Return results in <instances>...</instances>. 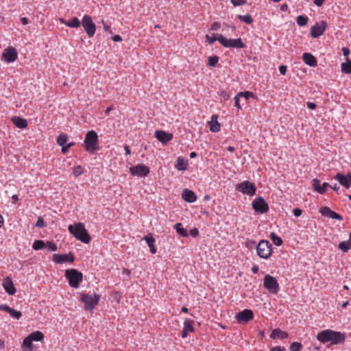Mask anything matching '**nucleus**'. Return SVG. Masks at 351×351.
<instances>
[{"mask_svg":"<svg viewBox=\"0 0 351 351\" xmlns=\"http://www.w3.org/2000/svg\"><path fill=\"white\" fill-rule=\"evenodd\" d=\"M316 338L322 343L324 344L329 342L330 345L343 343L346 340L343 333L330 329L324 330L318 332Z\"/></svg>","mask_w":351,"mask_h":351,"instance_id":"1","label":"nucleus"},{"mask_svg":"<svg viewBox=\"0 0 351 351\" xmlns=\"http://www.w3.org/2000/svg\"><path fill=\"white\" fill-rule=\"evenodd\" d=\"M69 230L81 242L87 244L90 241L91 238L82 223H76L75 226L69 225Z\"/></svg>","mask_w":351,"mask_h":351,"instance_id":"2","label":"nucleus"},{"mask_svg":"<svg viewBox=\"0 0 351 351\" xmlns=\"http://www.w3.org/2000/svg\"><path fill=\"white\" fill-rule=\"evenodd\" d=\"M99 300L100 295L96 293H94L93 296L84 293H81L80 295V301L84 304V308L86 311L92 312Z\"/></svg>","mask_w":351,"mask_h":351,"instance_id":"3","label":"nucleus"},{"mask_svg":"<svg viewBox=\"0 0 351 351\" xmlns=\"http://www.w3.org/2000/svg\"><path fill=\"white\" fill-rule=\"evenodd\" d=\"M64 276L71 287L77 289L83 280V274L76 269H69L65 271Z\"/></svg>","mask_w":351,"mask_h":351,"instance_id":"4","label":"nucleus"},{"mask_svg":"<svg viewBox=\"0 0 351 351\" xmlns=\"http://www.w3.org/2000/svg\"><path fill=\"white\" fill-rule=\"evenodd\" d=\"M256 252L261 258L268 259L273 252L271 243L267 240H261L256 246Z\"/></svg>","mask_w":351,"mask_h":351,"instance_id":"5","label":"nucleus"},{"mask_svg":"<svg viewBox=\"0 0 351 351\" xmlns=\"http://www.w3.org/2000/svg\"><path fill=\"white\" fill-rule=\"evenodd\" d=\"M98 143V135L94 130L88 131L84 139V145L86 149L88 152L94 153L98 150V147L96 146Z\"/></svg>","mask_w":351,"mask_h":351,"instance_id":"6","label":"nucleus"},{"mask_svg":"<svg viewBox=\"0 0 351 351\" xmlns=\"http://www.w3.org/2000/svg\"><path fill=\"white\" fill-rule=\"evenodd\" d=\"M263 287L271 293H277L280 290L279 284L274 276L267 274L263 279Z\"/></svg>","mask_w":351,"mask_h":351,"instance_id":"7","label":"nucleus"},{"mask_svg":"<svg viewBox=\"0 0 351 351\" xmlns=\"http://www.w3.org/2000/svg\"><path fill=\"white\" fill-rule=\"evenodd\" d=\"M236 189L243 194L253 196L256 193V186L254 183L245 180L238 184L236 186Z\"/></svg>","mask_w":351,"mask_h":351,"instance_id":"8","label":"nucleus"},{"mask_svg":"<svg viewBox=\"0 0 351 351\" xmlns=\"http://www.w3.org/2000/svg\"><path fill=\"white\" fill-rule=\"evenodd\" d=\"M84 31L89 37H93L95 34L96 25L93 21L91 16L84 15L81 23Z\"/></svg>","mask_w":351,"mask_h":351,"instance_id":"9","label":"nucleus"},{"mask_svg":"<svg viewBox=\"0 0 351 351\" xmlns=\"http://www.w3.org/2000/svg\"><path fill=\"white\" fill-rule=\"evenodd\" d=\"M220 44L224 47H232L236 49H242L245 47V45L241 38L228 39L225 36L221 37Z\"/></svg>","mask_w":351,"mask_h":351,"instance_id":"10","label":"nucleus"},{"mask_svg":"<svg viewBox=\"0 0 351 351\" xmlns=\"http://www.w3.org/2000/svg\"><path fill=\"white\" fill-rule=\"evenodd\" d=\"M252 205L255 212L261 214L266 213L269 209L266 201L260 196L254 199Z\"/></svg>","mask_w":351,"mask_h":351,"instance_id":"11","label":"nucleus"},{"mask_svg":"<svg viewBox=\"0 0 351 351\" xmlns=\"http://www.w3.org/2000/svg\"><path fill=\"white\" fill-rule=\"evenodd\" d=\"M52 260L58 264H63L66 262L73 263L75 261V256L72 252L62 254H53Z\"/></svg>","mask_w":351,"mask_h":351,"instance_id":"12","label":"nucleus"},{"mask_svg":"<svg viewBox=\"0 0 351 351\" xmlns=\"http://www.w3.org/2000/svg\"><path fill=\"white\" fill-rule=\"evenodd\" d=\"M130 173L132 176L145 177L149 173V168L143 164H138L137 165L131 167L130 168Z\"/></svg>","mask_w":351,"mask_h":351,"instance_id":"13","label":"nucleus"},{"mask_svg":"<svg viewBox=\"0 0 351 351\" xmlns=\"http://www.w3.org/2000/svg\"><path fill=\"white\" fill-rule=\"evenodd\" d=\"M327 27V23L325 21H322L321 24L317 23L315 25L311 28V36L313 38H317L322 36L325 32Z\"/></svg>","mask_w":351,"mask_h":351,"instance_id":"14","label":"nucleus"},{"mask_svg":"<svg viewBox=\"0 0 351 351\" xmlns=\"http://www.w3.org/2000/svg\"><path fill=\"white\" fill-rule=\"evenodd\" d=\"M18 53L15 48L8 47L6 48L2 54V60L6 62H13L17 59Z\"/></svg>","mask_w":351,"mask_h":351,"instance_id":"15","label":"nucleus"},{"mask_svg":"<svg viewBox=\"0 0 351 351\" xmlns=\"http://www.w3.org/2000/svg\"><path fill=\"white\" fill-rule=\"evenodd\" d=\"M254 318V313L250 309H244L236 315V319L239 324L246 323Z\"/></svg>","mask_w":351,"mask_h":351,"instance_id":"16","label":"nucleus"},{"mask_svg":"<svg viewBox=\"0 0 351 351\" xmlns=\"http://www.w3.org/2000/svg\"><path fill=\"white\" fill-rule=\"evenodd\" d=\"M319 213L322 217L331 219H342L341 215L334 212L327 206H322L319 209Z\"/></svg>","mask_w":351,"mask_h":351,"instance_id":"17","label":"nucleus"},{"mask_svg":"<svg viewBox=\"0 0 351 351\" xmlns=\"http://www.w3.org/2000/svg\"><path fill=\"white\" fill-rule=\"evenodd\" d=\"M334 178L346 189H349L351 186V173H348L346 175L337 173L334 176Z\"/></svg>","mask_w":351,"mask_h":351,"instance_id":"18","label":"nucleus"},{"mask_svg":"<svg viewBox=\"0 0 351 351\" xmlns=\"http://www.w3.org/2000/svg\"><path fill=\"white\" fill-rule=\"evenodd\" d=\"M2 285H3L5 292L8 295H12L16 293V289L14 285L12 279L10 277H9V276L5 277L3 280Z\"/></svg>","mask_w":351,"mask_h":351,"instance_id":"19","label":"nucleus"},{"mask_svg":"<svg viewBox=\"0 0 351 351\" xmlns=\"http://www.w3.org/2000/svg\"><path fill=\"white\" fill-rule=\"evenodd\" d=\"M155 137L162 143L166 144L173 138V134L162 130H156Z\"/></svg>","mask_w":351,"mask_h":351,"instance_id":"20","label":"nucleus"},{"mask_svg":"<svg viewBox=\"0 0 351 351\" xmlns=\"http://www.w3.org/2000/svg\"><path fill=\"white\" fill-rule=\"evenodd\" d=\"M182 197L184 201L189 203H193L197 199L195 193L193 191L187 189L182 191Z\"/></svg>","mask_w":351,"mask_h":351,"instance_id":"21","label":"nucleus"},{"mask_svg":"<svg viewBox=\"0 0 351 351\" xmlns=\"http://www.w3.org/2000/svg\"><path fill=\"white\" fill-rule=\"evenodd\" d=\"M147 244V245L149 247V251L152 254H154L156 253V247L155 246V239L153 237L152 234H148L145 235L143 239Z\"/></svg>","mask_w":351,"mask_h":351,"instance_id":"22","label":"nucleus"},{"mask_svg":"<svg viewBox=\"0 0 351 351\" xmlns=\"http://www.w3.org/2000/svg\"><path fill=\"white\" fill-rule=\"evenodd\" d=\"M302 58L304 63L310 66H315L317 65V59L310 53H304Z\"/></svg>","mask_w":351,"mask_h":351,"instance_id":"23","label":"nucleus"},{"mask_svg":"<svg viewBox=\"0 0 351 351\" xmlns=\"http://www.w3.org/2000/svg\"><path fill=\"white\" fill-rule=\"evenodd\" d=\"M61 23L64 24L67 27L77 28L79 27L81 25V22L77 19V17L75 16L71 19L70 21H66L65 19L61 18L60 19Z\"/></svg>","mask_w":351,"mask_h":351,"instance_id":"24","label":"nucleus"},{"mask_svg":"<svg viewBox=\"0 0 351 351\" xmlns=\"http://www.w3.org/2000/svg\"><path fill=\"white\" fill-rule=\"evenodd\" d=\"M270 337L273 339H284L288 337V333L280 328H275L271 331Z\"/></svg>","mask_w":351,"mask_h":351,"instance_id":"25","label":"nucleus"},{"mask_svg":"<svg viewBox=\"0 0 351 351\" xmlns=\"http://www.w3.org/2000/svg\"><path fill=\"white\" fill-rule=\"evenodd\" d=\"M12 121L18 128L24 129L27 126V120L20 117H13Z\"/></svg>","mask_w":351,"mask_h":351,"instance_id":"26","label":"nucleus"},{"mask_svg":"<svg viewBox=\"0 0 351 351\" xmlns=\"http://www.w3.org/2000/svg\"><path fill=\"white\" fill-rule=\"evenodd\" d=\"M218 116L213 114L211 117V121L209 122L210 130L213 132H217L220 130V125L217 121Z\"/></svg>","mask_w":351,"mask_h":351,"instance_id":"27","label":"nucleus"},{"mask_svg":"<svg viewBox=\"0 0 351 351\" xmlns=\"http://www.w3.org/2000/svg\"><path fill=\"white\" fill-rule=\"evenodd\" d=\"M175 167L178 171L186 170L188 167V160L184 159L181 156H179L177 159Z\"/></svg>","mask_w":351,"mask_h":351,"instance_id":"28","label":"nucleus"},{"mask_svg":"<svg viewBox=\"0 0 351 351\" xmlns=\"http://www.w3.org/2000/svg\"><path fill=\"white\" fill-rule=\"evenodd\" d=\"M27 339L30 340L32 342L35 341H40L44 339V335L42 332L37 330L32 332L27 337Z\"/></svg>","mask_w":351,"mask_h":351,"instance_id":"29","label":"nucleus"},{"mask_svg":"<svg viewBox=\"0 0 351 351\" xmlns=\"http://www.w3.org/2000/svg\"><path fill=\"white\" fill-rule=\"evenodd\" d=\"M312 187L315 191L317 192L319 194L325 193V191L321 189V182L317 178H314L312 180Z\"/></svg>","mask_w":351,"mask_h":351,"instance_id":"30","label":"nucleus"},{"mask_svg":"<svg viewBox=\"0 0 351 351\" xmlns=\"http://www.w3.org/2000/svg\"><path fill=\"white\" fill-rule=\"evenodd\" d=\"M341 71L346 74L351 73V60L346 58V62L341 64Z\"/></svg>","mask_w":351,"mask_h":351,"instance_id":"31","label":"nucleus"},{"mask_svg":"<svg viewBox=\"0 0 351 351\" xmlns=\"http://www.w3.org/2000/svg\"><path fill=\"white\" fill-rule=\"evenodd\" d=\"M46 245L45 241L43 240H35L32 244L33 250L38 251L45 249Z\"/></svg>","mask_w":351,"mask_h":351,"instance_id":"32","label":"nucleus"},{"mask_svg":"<svg viewBox=\"0 0 351 351\" xmlns=\"http://www.w3.org/2000/svg\"><path fill=\"white\" fill-rule=\"evenodd\" d=\"M193 320L190 319H185L184 322V327L183 329H184L188 332H192L194 331V327L193 326Z\"/></svg>","mask_w":351,"mask_h":351,"instance_id":"33","label":"nucleus"},{"mask_svg":"<svg viewBox=\"0 0 351 351\" xmlns=\"http://www.w3.org/2000/svg\"><path fill=\"white\" fill-rule=\"evenodd\" d=\"M22 348L23 351H34L33 343L25 337L23 341Z\"/></svg>","mask_w":351,"mask_h":351,"instance_id":"34","label":"nucleus"},{"mask_svg":"<svg viewBox=\"0 0 351 351\" xmlns=\"http://www.w3.org/2000/svg\"><path fill=\"white\" fill-rule=\"evenodd\" d=\"M221 37H224V36H223L222 34H213V36H210L208 34L206 36V41L210 45L213 44L217 40H218L220 43V40H221Z\"/></svg>","mask_w":351,"mask_h":351,"instance_id":"35","label":"nucleus"},{"mask_svg":"<svg viewBox=\"0 0 351 351\" xmlns=\"http://www.w3.org/2000/svg\"><path fill=\"white\" fill-rule=\"evenodd\" d=\"M175 228H176L178 234H179L180 236L184 237H186L188 236V232H187L186 229H185L182 227V225L181 223H177L175 225Z\"/></svg>","mask_w":351,"mask_h":351,"instance_id":"36","label":"nucleus"},{"mask_svg":"<svg viewBox=\"0 0 351 351\" xmlns=\"http://www.w3.org/2000/svg\"><path fill=\"white\" fill-rule=\"evenodd\" d=\"M270 238L274 244L276 246H280L283 243L282 239L276 235L274 232L271 233Z\"/></svg>","mask_w":351,"mask_h":351,"instance_id":"37","label":"nucleus"},{"mask_svg":"<svg viewBox=\"0 0 351 351\" xmlns=\"http://www.w3.org/2000/svg\"><path fill=\"white\" fill-rule=\"evenodd\" d=\"M237 18L241 21L246 24H252L253 23L252 17L250 14H246V15H237Z\"/></svg>","mask_w":351,"mask_h":351,"instance_id":"38","label":"nucleus"},{"mask_svg":"<svg viewBox=\"0 0 351 351\" xmlns=\"http://www.w3.org/2000/svg\"><path fill=\"white\" fill-rule=\"evenodd\" d=\"M308 18L304 15H299L296 18V22L300 26H304L308 23Z\"/></svg>","mask_w":351,"mask_h":351,"instance_id":"39","label":"nucleus"},{"mask_svg":"<svg viewBox=\"0 0 351 351\" xmlns=\"http://www.w3.org/2000/svg\"><path fill=\"white\" fill-rule=\"evenodd\" d=\"M68 140V136L65 134H61L57 138V144L60 146H63L66 144Z\"/></svg>","mask_w":351,"mask_h":351,"instance_id":"40","label":"nucleus"},{"mask_svg":"<svg viewBox=\"0 0 351 351\" xmlns=\"http://www.w3.org/2000/svg\"><path fill=\"white\" fill-rule=\"evenodd\" d=\"M45 243V249H46L47 252H55L58 250L57 245L53 242L47 241Z\"/></svg>","mask_w":351,"mask_h":351,"instance_id":"41","label":"nucleus"},{"mask_svg":"<svg viewBox=\"0 0 351 351\" xmlns=\"http://www.w3.org/2000/svg\"><path fill=\"white\" fill-rule=\"evenodd\" d=\"M219 58L217 56H209L208 58V65L214 67L219 61Z\"/></svg>","mask_w":351,"mask_h":351,"instance_id":"42","label":"nucleus"},{"mask_svg":"<svg viewBox=\"0 0 351 351\" xmlns=\"http://www.w3.org/2000/svg\"><path fill=\"white\" fill-rule=\"evenodd\" d=\"M303 346L301 343L293 342L289 347L290 351H302Z\"/></svg>","mask_w":351,"mask_h":351,"instance_id":"43","label":"nucleus"},{"mask_svg":"<svg viewBox=\"0 0 351 351\" xmlns=\"http://www.w3.org/2000/svg\"><path fill=\"white\" fill-rule=\"evenodd\" d=\"M8 313L11 317L15 318L16 319H19L22 316V313L21 311H16L12 308H10Z\"/></svg>","mask_w":351,"mask_h":351,"instance_id":"44","label":"nucleus"},{"mask_svg":"<svg viewBox=\"0 0 351 351\" xmlns=\"http://www.w3.org/2000/svg\"><path fill=\"white\" fill-rule=\"evenodd\" d=\"M237 95L239 97H244L245 100L248 99L250 97H254V93L249 91L240 92Z\"/></svg>","mask_w":351,"mask_h":351,"instance_id":"45","label":"nucleus"},{"mask_svg":"<svg viewBox=\"0 0 351 351\" xmlns=\"http://www.w3.org/2000/svg\"><path fill=\"white\" fill-rule=\"evenodd\" d=\"M84 173V169L81 166L75 167L73 169V174L77 177Z\"/></svg>","mask_w":351,"mask_h":351,"instance_id":"46","label":"nucleus"},{"mask_svg":"<svg viewBox=\"0 0 351 351\" xmlns=\"http://www.w3.org/2000/svg\"><path fill=\"white\" fill-rule=\"evenodd\" d=\"M231 3L234 6H240L246 3L245 0H230Z\"/></svg>","mask_w":351,"mask_h":351,"instance_id":"47","label":"nucleus"},{"mask_svg":"<svg viewBox=\"0 0 351 351\" xmlns=\"http://www.w3.org/2000/svg\"><path fill=\"white\" fill-rule=\"evenodd\" d=\"M47 226L45 221H36V223L34 225V227L44 228Z\"/></svg>","mask_w":351,"mask_h":351,"instance_id":"48","label":"nucleus"},{"mask_svg":"<svg viewBox=\"0 0 351 351\" xmlns=\"http://www.w3.org/2000/svg\"><path fill=\"white\" fill-rule=\"evenodd\" d=\"M256 241H254V240H249L247 242V247H249V248H256Z\"/></svg>","mask_w":351,"mask_h":351,"instance_id":"49","label":"nucleus"},{"mask_svg":"<svg viewBox=\"0 0 351 351\" xmlns=\"http://www.w3.org/2000/svg\"><path fill=\"white\" fill-rule=\"evenodd\" d=\"M101 23L103 25V28L105 32H109L110 34H112V32L110 29V27L107 25V23L104 20H102Z\"/></svg>","mask_w":351,"mask_h":351,"instance_id":"50","label":"nucleus"},{"mask_svg":"<svg viewBox=\"0 0 351 351\" xmlns=\"http://www.w3.org/2000/svg\"><path fill=\"white\" fill-rule=\"evenodd\" d=\"M293 213L295 217H299L302 213V210L299 208H295L293 210Z\"/></svg>","mask_w":351,"mask_h":351,"instance_id":"51","label":"nucleus"},{"mask_svg":"<svg viewBox=\"0 0 351 351\" xmlns=\"http://www.w3.org/2000/svg\"><path fill=\"white\" fill-rule=\"evenodd\" d=\"M190 234L193 237H196L199 234V230L197 228H194L190 230Z\"/></svg>","mask_w":351,"mask_h":351,"instance_id":"52","label":"nucleus"},{"mask_svg":"<svg viewBox=\"0 0 351 351\" xmlns=\"http://www.w3.org/2000/svg\"><path fill=\"white\" fill-rule=\"evenodd\" d=\"M239 101H240V97L238 96V95H237L235 97H234V106L238 108V109H241V106H240V104H239Z\"/></svg>","mask_w":351,"mask_h":351,"instance_id":"53","label":"nucleus"},{"mask_svg":"<svg viewBox=\"0 0 351 351\" xmlns=\"http://www.w3.org/2000/svg\"><path fill=\"white\" fill-rule=\"evenodd\" d=\"M287 69V66H285V65H280L279 66V71H280V74H282L283 75L286 74Z\"/></svg>","mask_w":351,"mask_h":351,"instance_id":"54","label":"nucleus"},{"mask_svg":"<svg viewBox=\"0 0 351 351\" xmlns=\"http://www.w3.org/2000/svg\"><path fill=\"white\" fill-rule=\"evenodd\" d=\"M11 307H10L7 304H1L0 305V311H4L7 313H9V311L10 310Z\"/></svg>","mask_w":351,"mask_h":351,"instance_id":"55","label":"nucleus"},{"mask_svg":"<svg viewBox=\"0 0 351 351\" xmlns=\"http://www.w3.org/2000/svg\"><path fill=\"white\" fill-rule=\"evenodd\" d=\"M306 106H307V108L310 110H314L317 107V104L313 102H307Z\"/></svg>","mask_w":351,"mask_h":351,"instance_id":"56","label":"nucleus"},{"mask_svg":"<svg viewBox=\"0 0 351 351\" xmlns=\"http://www.w3.org/2000/svg\"><path fill=\"white\" fill-rule=\"evenodd\" d=\"M220 27V23L218 22H214L211 25V30H217Z\"/></svg>","mask_w":351,"mask_h":351,"instance_id":"57","label":"nucleus"},{"mask_svg":"<svg viewBox=\"0 0 351 351\" xmlns=\"http://www.w3.org/2000/svg\"><path fill=\"white\" fill-rule=\"evenodd\" d=\"M342 51H343V56L347 57V58H348V56H349V54L350 53V49L348 47H343L342 48Z\"/></svg>","mask_w":351,"mask_h":351,"instance_id":"58","label":"nucleus"},{"mask_svg":"<svg viewBox=\"0 0 351 351\" xmlns=\"http://www.w3.org/2000/svg\"><path fill=\"white\" fill-rule=\"evenodd\" d=\"M285 350V348L282 346H276L273 347L270 349V351H284Z\"/></svg>","mask_w":351,"mask_h":351,"instance_id":"59","label":"nucleus"},{"mask_svg":"<svg viewBox=\"0 0 351 351\" xmlns=\"http://www.w3.org/2000/svg\"><path fill=\"white\" fill-rule=\"evenodd\" d=\"M112 40L114 42H120L122 40V38L120 35H114L112 37Z\"/></svg>","mask_w":351,"mask_h":351,"instance_id":"60","label":"nucleus"},{"mask_svg":"<svg viewBox=\"0 0 351 351\" xmlns=\"http://www.w3.org/2000/svg\"><path fill=\"white\" fill-rule=\"evenodd\" d=\"M324 2V0H314V3L318 6V7H320L323 5Z\"/></svg>","mask_w":351,"mask_h":351,"instance_id":"61","label":"nucleus"},{"mask_svg":"<svg viewBox=\"0 0 351 351\" xmlns=\"http://www.w3.org/2000/svg\"><path fill=\"white\" fill-rule=\"evenodd\" d=\"M328 187L330 188V185L328 182H324L322 184V186L321 189H324L325 191V193H326V189H327Z\"/></svg>","mask_w":351,"mask_h":351,"instance_id":"62","label":"nucleus"},{"mask_svg":"<svg viewBox=\"0 0 351 351\" xmlns=\"http://www.w3.org/2000/svg\"><path fill=\"white\" fill-rule=\"evenodd\" d=\"M221 95L223 97L225 100H228L230 97L229 95L225 91H222Z\"/></svg>","mask_w":351,"mask_h":351,"instance_id":"63","label":"nucleus"},{"mask_svg":"<svg viewBox=\"0 0 351 351\" xmlns=\"http://www.w3.org/2000/svg\"><path fill=\"white\" fill-rule=\"evenodd\" d=\"M258 265H254L252 267V271L254 274H256L258 273Z\"/></svg>","mask_w":351,"mask_h":351,"instance_id":"64","label":"nucleus"}]
</instances>
